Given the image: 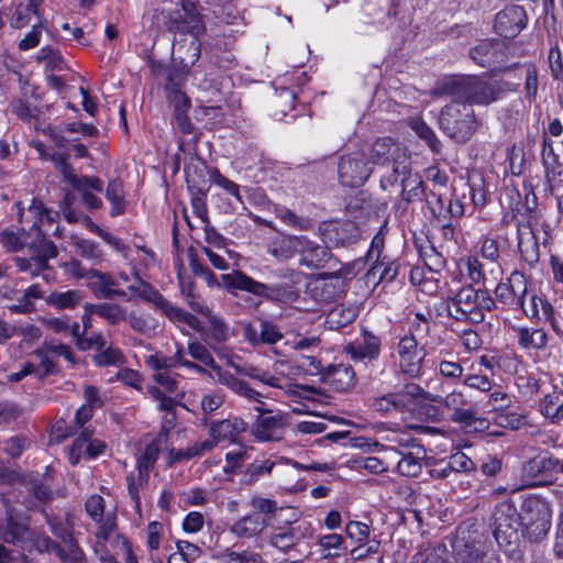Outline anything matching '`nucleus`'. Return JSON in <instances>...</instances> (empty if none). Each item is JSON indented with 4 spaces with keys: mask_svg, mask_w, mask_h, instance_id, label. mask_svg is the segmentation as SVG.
I'll use <instances>...</instances> for the list:
<instances>
[{
    "mask_svg": "<svg viewBox=\"0 0 563 563\" xmlns=\"http://www.w3.org/2000/svg\"><path fill=\"white\" fill-rule=\"evenodd\" d=\"M434 97L448 96L473 106H488L497 101L503 89L496 81L477 77L452 76L439 80L431 91Z\"/></svg>",
    "mask_w": 563,
    "mask_h": 563,
    "instance_id": "f257e3e1",
    "label": "nucleus"
},
{
    "mask_svg": "<svg viewBox=\"0 0 563 563\" xmlns=\"http://www.w3.org/2000/svg\"><path fill=\"white\" fill-rule=\"evenodd\" d=\"M495 299L486 289L462 287L456 294L449 297L445 310L449 317L478 324L484 321L487 311L495 308Z\"/></svg>",
    "mask_w": 563,
    "mask_h": 563,
    "instance_id": "f03ea898",
    "label": "nucleus"
},
{
    "mask_svg": "<svg viewBox=\"0 0 563 563\" xmlns=\"http://www.w3.org/2000/svg\"><path fill=\"white\" fill-rule=\"evenodd\" d=\"M434 402L450 412L452 422L470 431H484L489 422L478 416L477 402L471 399L463 389H453L445 396L437 395Z\"/></svg>",
    "mask_w": 563,
    "mask_h": 563,
    "instance_id": "7ed1b4c3",
    "label": "nucleus"
},
{
    "mask_svg": "<svg viewBox=\"0 0 563 563\" xmlns=\"http://www.w3.org/2000/svg\"><path fill=\"white\" fill-rule=\"evenodd\" d=\"M126 290L131 299H141L145 302L153 303L177 325L186 324L189 328L198 327L197 317L170 303L151 284L143 280L135 268H133L132 282L128 285Z\"/></svg>",
    "mask_w": 563,
    "mask_h": 563,
    "instance_id": "20e7f679",
    "label": "nucleus"
},
{
    "mask_svg": "<svg viewBox=\"0 0 563 563\" xmlns=\"http://www.w3.org/2000/svg\"><path fill=\"white\" fill-rule=\"evenodd\" d=\"M188 354L198 363L211 368L217 376L219 384L228 387L235 395L243 397L247 401H261V391L254 389L247 382L238 378L228 371H223L217 364L209 349L198 340L194 339L188 342Z\"/></svg>",
    "mask_w": 563,
    "mask_h": 563,
    "instance_id": "39448f33",
    "label": "nucleus"
},
{
    "mask_svg": "<svg viewBox=\"0 0 563 563\" xmlns=\"http://www.w3.org/2000/svg\"><path fill=\"white\" fill-rule=\"evenodd\" d=\"M222 280L229 288L247 291L269 301L294 302L299 297L298 290L288 284L267 285L260 283L241 271L222 275Z\"/></svg>",
    "mask_w": 563,
    "mask_h": 563,
    "instance_id": "423d86ee",
    "label": "nucleus"
},
{
    "mask_svg": "<svg viewBox=\"0 0 563 563\" xmlns=\"http://www.w3.org/2000/svg\"><path fill=\"white\" fill-rule=\"evenodd\" d=\"M439 124L445 135L460 143L468 141L477 129L471 104L455 99L442 109Z\"/></svg>",
    "mask_w": 563,
    "mask_h": 563,
    "instance_id": "0eeeda50",
    "label": "nucleus"
},
{
    "mask_svg": "<svg viewBox=\"0 0 563 563\" xmlns=\"http://www.w3.org/2000/svg\"><path fill=\"white\" fill-rule=\"evenodd\" d=\"M519 518L527 533L533 540L547 536L551 528V509L549 504L538 497L528 496L522 500Z\"/></svg>",
    "mask_w": 563,
    "mask_h": 563,
    "instance_id": "6e6552de",
    "label": "nucleus"
},
{
    "mask_svg": "<svg viewBox=\"0 0 563 563\" xmlns=\"http://www.w3.org/2000/svg\"><path fill=\"white\" fill-rule=\"evenodd\" d=\"M522 525L516 507L504 501L496 506L493 514V534L500 548L517 545L520 539L518 531Z\"/></svg>",
    "mask_w": 563,
    "mask_h": 563,
    "instance_id": "1a4fd4ad",
    "label": "nucleus"
},
{
    "mask_svg": "<svg viewBox=\"0 0 563 563\" xmlns=\"http://www.w3.org/2000/svg\"><path fill=\"white\" fill-rule=\"evenodd\" d=\"M373 173V166L364 152L343 155L338 165V175L342 185L362 186Z\"/></svg>",
    "mask_w": 563,
    "mask_h": 563,
    "instance_id": "9d476101",
    "label": "nucleus"
},
{
    "mask_svg": "<svg viewBox=\"0 0 563 563\" xmlns=\"http://www.w3.org/2000/svg\"><path fill=\"white\" fill-rule=\"evenodd\" d=\"M372 166L374 164L390 166L387 173L405 170L410 156L406 151L390 137L377 139L372 145Z\"/></svg>",
    "mask_w": 563,
    "mask_h": 563,
    "instance_id": "9b49d317",
    "label": "nucleus"
},
{
    "mask_svg": "<svg viewBox=\"0 0 563 563\" xmlns=\"http://www.w3.org/2000/svg\"><path fill=\"white\" fill-rule=\"evenodd\" d=\"M401 179V199L411 202L420 199L424 192L423 181L418 173H412L411 159L408 161L407 168L402 172L384 173L380 177V187L383 190H389L398 179Z\"/></svg>",
    "mask_w": 563,
    "mask_h": 563,
    "instance_id": "f8f14e48",
    "label": "nucleus"
},
{
    "mask_svg": "<svg viewBox=\"0 0 563 563\" xmlns=\"http://www.w3.org/2000/svg\"><path fill=\"white\" fill-rule=\"evenodd\" d=\"M261 395H263L261 393ZM264 396L261 397V399ZM258 406L254 410L258 412L255 422L252 424V434L260 441L280 440L286 426V417L282 412H273L262 407L263 401H256Z\"/></svg>",
    "mask_w": 563,
    "mask_h": 563,
    "instance_id": "ddd939ff",
    "label": "nucleus"
},
{
    "mask_svg": "<svg viewBox=\"0 0 563 563\" xmlns=\"http://www.w3.org/2000/svg\"><path fill=\"white\" fill-rule=\"evenodd\" d=\"M86 511L98 525L96 537L108 542L117 531V517L113 511H106V501L100 495H91L86 500Z\"/></svg>",
    "mask_w": 563,
    "mask_h": 563,
    "instance_id": "4468645a",
    "label": "nucleus"
},
{
    "mask_svg": "<svg viewBox=\"0 0 563 563\" xmlns=\"http://www.w3.org/2000/svg\"><path fill=\"white\" fill-rule=\"evenodd\" d=\"M528 24V14L523 7L510 4L500 10L494 21L495 32L505 38H515Z\"/></svg>",
    "mask_w": 563,
    "mask_h": 563,
    "instance_id": "2eb2a0df",
    "label": "nucleus"
},
{
    "mask_svg": "<svg viewBox=\"0 0 563 563\" xmlns=\"http://www.w3.org/2000/svg\"><path fill=\"white\" fill-rule=\"evenodd\" d=\"M399 368L402 374L417 378L422 374V361L426 353L418 347L416 338L411 334L402 336L397 345Z\"/></svg>",
    "mask_w": 563,
    "mask_h": 563,
    "instance_id": "dca6fc26",
    "label": "nucleus"
},
{
    "mask_svg": "<svg viewBox=\"0 0 563 563\" xmlns=\"http://www.w3.org/2000/svg\"><path fill=\"white\" fill-rule=\"evenodd\" d=\"M208 324L201 327L198 320V327L192 328L201 335L202 341L212 349L218 355H222L223 347L221 345L227 342L231 336L230 327L227 321L207 310Z\"/></svg>",
    "mask_w": 563,
    "mask_h": 563,
    "instance_id": "f3484780",
    "label": "nucleus"
},
{
    "mask_svg": "<svg viewBox=\"0 0 563 563\" xmlns=\"http://www.w3.org/2000/svg\"><path fill=\"white\" fill-rule=\"evenodd\" d=\"M398 444L404 449L399 451L401 459L397 464V471L402 476L416 477L422 471V462L427 457L426 449L415 440L398 439Z\"/></svg>",
    "mask_w": 563,
    "mask_h": 563,
    "instance_id": "a211bd4d",
    "label": "nucleus"
},
{
    "mask_svg": "<svg viewBox=\"0 0 563 563\" xmlns=\"http://www.w3.org/2000/svg\"><path fill=\"white\" fill-rule=\"evenodd\" d=\"M497 300L508 307H520L523 298L528 296V283L526 276L515 271L506 283H499L495 289Z\"/></svg>",
    "mask_w": 563,
    "mask_h": 563,
    "instance_id": "6ab92c4d",
    "label": "nucleus"
},
{
    "mask_svg": "<svg viewBox=\"0 0 563 563\" xmlns=\"http://www.w3.org/2000/svg\"><path fill=\"white\" fill-rule=\"evenodd\" d=\"M7 511L5 523L0 522V539L8 543L22 544L29 534L26 517L11 505L9 500H4Z\"/></svg>",
    "mask_w": 563,
    "mask_h": 563,
    "instance_id": "aec40b11",
    "label": "nucleus"
},
{
    "mask_svg": "<svg viewBox=\"0 0 563 563\" xmlns=\"http://www.w3.org/2000/svg\"><path fill=\"white\" fill-rule=\"evenodd\" d=\"M456 563H499L498 554L486 540L475 539L455 548Z\"/></svg>",
    "mask_w": 563,
    "mask_h": 563,
    "instance_id": "412c9836",
    "label": "nucleus"
},
{
    "mask_svg": "<svg viewBox=\"0 0 563 563\" xmlns=\"http://www.w3.org/2000/svg\"><path fill=\"white\" fill-rule=\"evenodd\" d=\"M343 352L354 362H374L380 355V339L364 331L362 340L350 342L344 346Z\"/></svg>",
    "mask_w": 563,
    "mask_h": 563,
    "instance_id": "4be33fe9",
    "label": "nucleus"
},
{
    "mask_svg": "<svg viewBox=\"0 0 563 563\" xmlns=\"http://www.w3.org/2000/svg\"><path fill=\"white\" fill-rule=\"evenodd\" d=\"M345 282L341 274H321L313 279L309 289L312 297L320 302L334 301L344 290Z\"/></svg>",
    "mask_w": 563,
    "mask_h": 563,
    "instance_id": "5701e85b",
    "label": "nucleus"
},
{
    "mask_svg": "<svg viewBox=\"0 0 563 563\" xmlns=\"http://www.w3.org/2000/svg\"><path fill=\"white\" fill-rule=\"evenodd\" d=\"M296 255L298 256L299 265L308 269L323 267L331 257V253L327 246L318 244L305 235H300Z\"/></svg>",
    "mask_w": 563,
    "mask_h": 563,
    "instance_id": "b1692460",
    "label": "nucleus"
},
{
    "mask_svg": "<svg viewBox=\"0 0 563 563\" xmlns=\"http://www.w3.org/2000/svg\"><path fill=\"white\" fill-rule=\"evenodd\" d=\"M86 286L96 298L112 299L114 297H125L128 294L125 290L118 288V282L111 274L95 268L88 269Z\"/></svg>",
    "mask_w": 563,
    "mask_h": 563,
    "instance_id": "393cba45",
    "label": "nucleus"
},
{
    "mask_svg": "<svg viewBox=\"0 0 563 563\" xmlns=\"http://www.w3.org/2000/svg\"><path fill=\"white\" fill-rule=\"evenodd\" d=\"M523 313L529 319H536L538 321L549 322L553 330L558 332V322L554 317V309L552 305L543 297L537 294H530L523 298V305L520 306Z\"/></svg>",
    "mask_w": 563,
    "mask_h": 563,
    "instance_id": "a878e982",
    "label": "nucleus"
},
{
    "mask_svg": "<svg viewBox=\"0 0 563 563\" xmlns=\"http://www.w3.org/2000/svg\"><path fill=\"white\" fill-rule=\"evenodd\" d=\"M321 376L323 383L335 391H346L355 385V373L349 364L330 365Z\"/></svg>",
    "mask_w": 563,
    "mask_h": 563,
    "instance_id": "bb28decb",
    "label": "nucleus"
},
{
    "mask_svg": "<svg viewBox=\"0 0 563 563\" xmlns=\"http://www.w3.org/2000/svg\"><path fill=\"white\" fill-rule=\"evenodd\" d=\"M268 519L257 512H251L239 518L230 527V531L238 538L252 539L262 534L267 528Z\"/></svg>",
    "mask_w": 563,
    "mask_h": 563,
    "instance_id": "cd10ccee",
    "label": "nucleus"
},
{
    "mask_svg": "<svg viewBox=\"0 0 563 563\" xmlns=\"http://www.w3.org/2000/svg\"><path fill=\"white\" fill-rule=\"evenodd\" d=\"M246 430V423L243 419L231 417L218 420L211 423L209 437L216 441V446L222 441L234 442L236 437Z\"/></svg>",
    "mask_w": 563,
    "mask_h": 563,
    "instance_id": "c85d7f7f",
    "label": "nucleus"
},
{
    "mask_svg": "<svg viewBox=\"0 0 563 563\" xmlns=\"http://www.w3.org/2000/svg\"><path fill=\"white\" fill-rule=\"evenodd\" d=\"M301 534L298 527L287 523L271 529L268 544L283 553H288L300 542Z\"/></svg>",
    "mask_w": 563,
    "mask_h": 563,
    "instance_id": "c756f323",
    "label": "nucleus"
},
{
    "mask_svg": "<svg viewBox=\"0 0 563 563\" xmlns=\"http://www.w3.org/2000/svg\"><path fill=\"white\" fill-rule=\"evenodd\" d=\"M168 440V429L165 427L158 432V434L145 445L141 457L137 461V471H140V478H143V474H148L151 467L155 464L158 459L159 452L166 446Z\"/></svg>",
    "mask_w": 563,
    "mask_h": 563,
    "instance_id": "7c9ffc66",
    "label": "nucleus"
},
{
    "mask_svg": "<svg viewBox=\"0 0 563 563\" xmlns=\"http://www.w3.org/2000/svg\"><path fill=\"white\" fill-rule=\"evenodd\" d=\"M85 309L99 316L111 325L119 324L128 319V309L115 302L88 303Z\"/></svg>",
    "mask_w": 563,
    "mask_h": 563,
    "instance_id": "2f4dec72",
    "label": "nucleus"
},
{
    "mask_svg": "<svg viewBox=\"0 0 563 563\" xmlns=\"http://www.w3.org/2000/svg\"><path fill=\"white\" fill-rule=\"evenodd\" d=\"M369 408L382 415L405 413L406 405L397 391L373 397L369 400Z\"/></svg>",
    "mask_w": 563,
    "mask_h": 563,
    "instance_id": "473e14b6",
    "label": "nucleus"
},
{
    "mask_svg": "<svg viewBox=\"0 0 563 563\" xmlns=\"http://www.w3.org/2000/svg\"><path fill=\"white\" fill-rule=\"evenodd\" d=\"M558 459L549 452H541L525 463L522 473L528 478H536L556 470Z\"/></svg>",
    "mask_w": 563,
    "mask_h": 563,
    "instance_id": "72a5a7b5",
    "label": "nucleus"
},
{
    "mask_svg": "<svg viewBox=\"0 0 563 563\" xmlns=\"http://www.w3.org/2000/svg\"><path fill=\"white\" fill-rule=\"evenodd\" d=\"M300 235H282L268 245V253L278 261H288L296 256Z\"/></svg>",
    "mask_w": 563,
    "mask_h": 563,
    "instance_id": "f704fd0d",
    "label": "nucleus"
},
{
    "mask_svg": "<svg viewBox=\"0 0 563 563\" xmlns=\"http://www.w3.org/2000/svg\"><path fill=\"white\" fill-rule=\"evenodd\" d=\"M518 344L525 350H543L548 345V334L541 328H516Z\"/></svg>",
    "mask_w": 563,
    "mask_h": 563,
    "instance_id": "c9c22d12",
    "label": "nucleus"
},
{
    "mask_svg": "<svg viewBox=\"0 0 563 563\" xmlns=\"http://www.w3.org/2000/svg\"><path fill=\"white\" fill-rule=\"evenodd\" d=\"M54 533L59 536V533L53 530ZM64 539V547H59L55 544L51 539H45V543L51 544L53 549L56 551V554L59 559L65 563H86L82 551L79 547L73 541L69 533L65 532L60 534Z\"/></svg>",
    "mask_w": 563,
    "mask_h": 563,
    "instance_id": "e433bc0d",
    "label": "nucleus"
},
{
    "mask_svg": "<svg viewBox=\"0 0 563 563\" xmlns=\"http://www.w3.org/2000/svg\"><path fill=\"white\" fill-rule=\"evenodd\" d=\"M55 167L60 172L64 180L73 186L74 188H81L85 184L91 185L97 184V177L95 176H78L74 173L73 167L67 162L65 154H56L51 157Z\"/></svg>",
    "mask_w": 563,
    "mask_h": 563,
    "instance_id": "4c0bfd02",
    "label": "nucleus"
},
{
    "mask_svg": "<svg viewBox=\"0 0 563 563\" xmlns=\"http://www.w3.org/2000/svg\"><path fill=\"white\" fill-rule=\"evenodd\" d=\"M44 297L41 286L33 284L29 286L23 295L18 298L15 303L8 306V310L12 313L26 314L35 310V301Z\"/></svg>",
    "mask_w": 563,
    "mask_h": 563,
    "instance_id": "58836bf2",
    "label": "nucleus"
},
{
    "mask_svg": "<svg viewBox=\"0 0 563 563\" xmlns=\"http://www.w3.org/2000/svg\"><path fill=\"white\" fill-rule=\"evenodd\" d=\"M500 49V43L496 40H484L471 48L470 56L478 65L485 67L494 63Z\"/></svg>",
    "mask_w": 563,
    "mask_h": 563,
    "instance_id": "ea45409f",
    "label": "nucleus"
},
{
    "mask_svg": "<svg viewBox=\"0 0 563 563\" xmlns=\"http://www.w3.org/2000/svg\"><path fill=\"white\" fill-rule=\"evenodd\" d=\"M84 299L82 291L69 289L65 291H53L45 297L47 306L56 309H75Z\"/></svg>",
    "mask_w": 563,
    "mask_h": 563,
    "instance_id": "a19ab883",
    "label": "nucleus"
},
{
    "mask_svg": "<svg viewBox=\"0 0 563 563\" xmlns=\"http://www.w3.org/2000/svg\"><path fill=\"white\" fill-rule=\"evenodd\" d=\"M541 412L544 417L553 422L563 420V393L553 390L544 396L540 405Z\"/></svg>",
    "mask_w": 563,
    "mask_h": 563,
    "instance_id": "79ce46f5",
    "label": "nucleus"
},
{
    "mask_svg": "<svg viewBox=\"0 0 563 563\" xmlns=\"http://www.w3.org/2000/svg\"><path fill=\"white\" fill-rule=\"evenodd\" d=\"M106 198L111 203V216L117 217L125 210L123 183L120 179L109 181Z\"/></svg>",
    "mask_w": 563,
    "mask_h": 563,
    "instance_id": "37998d69",
    "label": "nucleus"
},
{
    "mask_svg": "<svg viewBox=\"0 0 563 563\" xmlns=\"http://www.w3.org/2000/svg\"><path fill=\"white\" fill-rule=\"evenodd\" d=\"M32 15H37L38 20L41 19L35 0H26L18 4L10 22L11 27L23 29L30 24Z\"/></svg>",
    "mask_w": 563,
    "mask_h": 563,
    "instance_id": "c03bdc74",
    "label": "nucleus"
},
{
    "mask_svg": "<svg viewBox=\"0 0 563 563\" xmlns=\"http://www.w3.org/2000/svg\"><path fill=\"white\" fill-rule=\"evenodd\" d=\"M71 241L77 253L82 258L90 261L93 265H98L103 261V252L98 243L78 236H73Z\"/></svg>",
    "mask_w": 563,
    "mask_h": 563,
    "instance_id": "a18cd8bd",
    "label": "nucleus"
},
{
    "mask_svg": "<svg viewBox=\"0 0 563 563\" xmlns=\"http://www.w3.org/2000/svg\"><path fill=\"white\" fill-rule=\"evenodd\" d=\"M278 464L269 459L255 460L253 461L244 472V482L246 484H253L258 479L269 475Z\"/></svg>",
    "mask_w": 563,
    "mask_h": 563,
    "instance_id": "49530a36",
    "label": "nucleus"
},
{
    "mask_svg": "<svg viewBox=\"0 0 563 563\" xmlns=\"http://www.w3.org/2000/svg\"><path fill=\"white\" fill-rule=\"evenodd\" d=\"M397 393L398 395H401L407 412L411 409L413 400L421 399L434 402L435 399V394L424 390L420 385L415 383L404 385V387L397 390Z\"/></svg>",
    "mask_w": 563,
    "mask_h": 563,
    "instance_id": "de8ad7c7",
    "label": "nucleus"
},
{
    "mask_svg": "<svg viewBox=\"0 0 563 563\" xmlns=\"http://www.w3.org/2000/svg\"><path fill=\"white\" fill-rule=\"evenodd\" d=\"M518 249L527 261L536 262L538 260V245L533 241L529 227H518Z\"/></svg>",
    "mask_w": 563,
    "mask_h": 563,
    "instance_id": "09e8293b",
    "label": "nucleus"
},
{
    "mask_svg": "<svg viewBox=\"0 0 563 563\" xmlns=\"http://www.w3.org/2000/svg\"><path fill=\"white\" fill-rule=\"evenodd\" d=\"M410 128L417 133V135L424 140L429 147L434 152L441 151L442 144L437 137L434 131L422 120L415 119L410 122Z\"/></svg>",
    "mask_w": 563,
    "mask_h": 563,
    "instance_id": "8fccbe9b",
    "label": "nucleus"
},
{
    "mask_svg": "<svg viewBox=\"0 0 563 563\" xmlns=\"http://www.w3.org/2000/svg\"><path fill=\"white\" fill-rule=\"evenodd\" d=\"M335 242L341 245L355 243L360 238V229L353 221H343L334 228Z\"/></svg>",
    "mask_w": 563,
    "mask_h": 563,
    "instance_id": "3c124183",
    "label": "nucleus"
},
{
    "mask_svg": "<svg viewBox=\"0 0 563 563\" xmlns=\"http://www.w3.org/2000/svg\"><path fill=\"white\" fill-rule=\"evenodd\" d=\"M37 63L44 64L52 70H63L66 65L59 51L52 46H44L40 49L36 57Z\"/></svg>",
    "mask_w": 563,
    "mask_h": 563,
    "instance_id": "603ef678",
    "label": "nucleus"
},
{
    "mask_svg": "<svg viewBox=\"0 0 563 563\" xmlns=\"http://www.w3.org/2000/svg\"><path fill=\"white\" fill-rule=\"evenodd\" d=\"M488 397L485 401V407L488 408V411L499 412L506 411L511 406V397L509 394L503 391L501 389H492V391L487 393Z\"/></svg>",
    "mask_w": 563,
    "mask_h": 563,
    "instance_id": "864d4df0",
    "label": "nucleus"
},
{
    "mask_svg": "<svg viewBox=\"0 0 563 563\" xmlns=\"http://www.w3.org/2000/svg\"><path fill=\"white\" fill-rule=\"evenodd\" d=\"M75 189L81 194V200L87 208L97 210L102 207V200L91 192V190L97 192H102L103 190L102 181L98 177L97 184H85L81 188Z\"/></svg>",
    "mask_w": 563,
    "mask_h": 563,
    "instance_id": "5fc2aeb1",
    "label": "nucleus"
},
{
    "mask_svg": "<svg viewBox=\"0 0 563 563\" xmlns=\"http://www.w3.org/2000/svg\"><path fill=\"white\" fill-rule=\"evenodd\" d=\"M211 181L224 189L235 201V203L242 206L244 208L243 198L240 192V186L234 181L230 180L225 176H223L219 170L214 169L210 174Z\"/></svg>",
    "mask_w": 563,
    "mask_h": 563,
    "instance_id": "6e6d98bb",
    "label": "nucleus"
},
{
    "mask_svg": "<svg viewBox=\"0 0 563 563\" xmlns=\"http://www.w3.org/2000/svg\"><path fill=\"white\" fill-rule=\"evenodd\" d=\"M14 263L20 272L29 273L31 276H37L41 272L48 269V263L41 260L37 255L29 258L16 256Z\"/></svg>",
    "mask_w": 563,
    "mask_h": 563,
    "instance_id": "4d7b16f0",
    "label": "nucleus"
},
{
    "mask_svg": "<svg viewBox=\"0 0 563 563\" xmlns=\"http://www.w3.org/2000/svg\"><path fill=\"white\" fill-rule=\"evenodd\" d=\"M544 167V178H545V185L547 190L550 194H553L556 189L562 187V166L559 163V161H554L551 163L542 164Z\"/></svg>",
    "mask_w": 563,
    "mask_h": 563,
    "instance_id": "13d9d810",
    "label": "nucleus"
},
{
    "mask_svg": "<svg viewBox=\"0 0 563 563\" xmlns=\"http://www.w3.org/2000/svg\"><path fill=\"white\" fill-rule=\"evenodd\" d=\"M296 100V95L288 88H282L276 91L275 97L273 99V106L275 108H280L279 111H275V117H285L288 111L294 109Z\"/></svg>",
    "mask_w": 563,
    "mask_h": 563,
    "instance_id": "bf43d9fd",
    "label": "nucleus"
},
{
    "mask_svg": "<svg viewBox=\"0 0 563 563\" xmlns=\"http://www.w3.org/2000/svg\"><path fill=\"white\" fill-rule=\"evenodd\" d=\"M130 327L137 333L150 336L156 330V324L150 318L139 314L135 311L128 312V319Z\"/></svg>",
    "mask_w": 563,
    "mask_h": 563,
    "instance_id": "052dcab7",
    "label": "nucleus"
},
{
    "mask_svg": "<svg viewBox=\"0 0 563 563\" xmlns=\"http://www.w3.org/2000/svg\"><path fill=\"white\" fill-rule=\"evenodd\" d=\"M223 558L228 563H266L258 552L250 550L235 551L228 548L223 552Z\"/></svg>",
    "mask_w": 563,
    "mask_h": 563,
    "instance_id": "680f3d73",
    "label": "nucleus"
},
{
    "mask_svg": "<svg viewBox=\"0 0 563 563\" xmlns=\"http://www.w3.org/2000/svg\"><path fill=\"white\" fill-rule=\"evenodd\" d=\"M165 89L167 92V100L174 108V112L181 110L189 111L191 103L190 99L186 96L185 92L172 84L166 85Z\"/></svg>",
    "mask_w": 563,
    "mask_h": 563,
    "instance_id": "e2e57ef3",
    "label": "nucleus"
},
{
    "mask_svg": "<svg viewBox=\"0 0 563 563\" xmlns=\"http://www.w3.org/2000/svg\"><path fill=\"white\" fill-rule=\"evenodd\" d=\"M463 385L470 389L487 394L492 391L495 384L487 375L470 373L464 375Z\"/></svg>",
    "mask_w": 563,
    "mask_h": 563,
    "instance_id": "0e129e2a",
    "label": "nucleus"
},
{
    "mask_svg": "<svg viewBox=\"0 0 563 563\" xmlns=\"http://www.w3.org/2000/svg\"><path fill=\"white\" fill-rule=\"evenodd\" d=\"M92 431L88 428H84L78 438L75 439L70 450H69V462L75 465L79 462L81 455L86 454V445H88V440L91 438Z\"/></svg>",
    "mask_w": 563,
    "mask_h": 563,
    "instance_id": "69168bd1",
    "label": "nucleus"
},
{
    "mask_svg": "<svg viewBox=\"0 0 563 563\" xmlns=\"http://www.w3.org/2000/svg\"><path fill=\"white\" fill-rule=\"evenodd\" d=\"M261 343L266 345L276 344L283 339V333L278 325L269 320H261L260 323Z\"/></svg>",
    "mask_w": 563,
    "mask_h": 563,
    "instance_id": "338daca9",
    "label": "nucleus"
},
{
    "mask_svg": "<svg viewBox=\"0 0 563 563\" xmlns=\"http://www.w3.org/2000/svg\"><path fill=\"white\" fill-rule=\"evenodd\" d=\"M344 539L341 534L332 533L320 538L319 544L327 552L325 556L338 558L343 550Z\"/></svg>",
    "mask_w": 563,
    "mask_h": 563,
    "instance_id": "774afa93",
    "label": "nucleus"
}]
</instances>
